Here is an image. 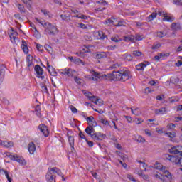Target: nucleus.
Instances as JSON below:
<instances>
[{
    "label": "nucleus",
    "mask_w": 182,
    "mask_h": 182,
    "mask_svg": "<svg viewBox=\"0 0 182 182\" xmlns=\"http://www.w3.org/2000/svg\"><path fill=\"white\" fill-rule=\"evenodd\" d=\"M97 126V122L94 119L91 124L86 127L85 129V133L88 134L94 140V141H102V140H105L106 139V134H102L100 132H96L95 131V128Z\"/></svg>",
    "instance_id": "obj_1"
},
{
    "label": "nucleus",
    "mask_w": 182,
    "mask_h": 182,
    "mask_svg": "<svg viewBox=\"0 0 182 182\" xmlns=\"http://www.w3.org/2000/svg\"><path fill=\"white\" fill-rule=\"evenodd\" d=\"M44 28L46 31H49V35H55V33H58L59 31L56 26H53V24L47 22V23L44 24Z\"/></svg>",
    "instance_id": "obj_2"
},
{
    "label": "nucleus",
    "mask_w": 182,
    "mask_h": 182,
    "mask_svg": "<svg viewBox=\"0 0 182 182\" xmlns=\"http://www.w3.org/2000/svg\"><path fill=\"white\" fill-rule=\"evenodd\" d=\"M129 79H132V73L127 69L121 70V82H126V80H129Z\"/></svg>",
    "instance_id": "obj_3"
},
{
    "label": "nucleus",
    "mask_w": 182,
    "mask_h": 182,
    "mask_svg": "<svg viewBox=\"0 0 182 182\" xmlns=\"http://www.w3.org/2000/svg\"><path fill=\"white\" fill-rule=\"evenodd\" d=\"M9 159H11V160H13L14 161H17V163H20V164H23V165L26 164V161H25V159H23V158L21 156H18V155L16 154L15 155L9 154Z\"/></svg>",
    "instance_id": "obj_4"
},
{
    "label": "nucleus",
    "mask_w": 182,
    "mask_h": 182,
    "mask_svg": "<svg viewBox=\"0 0 182 182\" xmlns=\"http://www.w3.org/2000/svg\"><path fill=\"white\" fill-rule=\"evenodd\" d=\"M38 129L40 130V132H41V133H43V136H45V137H48V136H49V129H48V126H46L44 124H41L38 126Z\"/></svg>",
    "instance_id": "obj_5"
},
{
    "label": "nucleus",
    "mask_w": 182,
    "mask_h": 182,
    "mask_svg": "<svg viewBox=\"0 0 182 182\" xmlns=\"http://www.w3.org/2000/svg\"><path fill=\"white\" fill-rule=\"evenodd\" d=\"M46 178L47 182H56V176L53 174L50 170L47 172Z\"/></svg>",
    "instance_id": "obj_6"
},
{
    "label": "nucleus",
    "mask_w": 182,
    "mask_h": 182,
    "mask_svg": "<svg viewBox=\"0 0 182 182\" xmlns=\"http://www.w3.org/2000/svg\"><path fill=\"white\" fill-rule=\"evenodd\" d=\"M167 160H169V161H171L172 163H175L177 166H178V163L180 161V157L178 156H173L168 154L166 156Z\"/></svg>",
    "instance_id": "obj_7"
},
{
    "label": "nucleus",
    "mask_w": 182,
    "mask_h": 182,
    "mask_svg": "<svg viewBox=\"0 0 182 182\" xmlns=\"http://www.w3.org/2000/svg\"><path fill=\"white\" fill-rule=\"evenodd\" d=\"M93 56L95 59H105L107 58V54L105 52H97L93 54Z\"/></svg>",
    "instance_id": "obj_8"
},
{
    "label": "nucleus",
    "mask_w": 182,
    "mask_h": 182,
    "mask_svg": "<svg viewBox=\"0 0 182 182\" xmlns=\"http://www.w3.org/2000/svg\"><path fill=\"white\" fill-rule=\"evenodd\" d=\"M34 70L36 73L37 76H42V75H43V68L39 65H35Z\"/></svg>",
    "instance_id": "obj_9"
},
{
    "label": "nucleus",
    "mask_w": 182,
    "mask_h": 182,
    "mask_svg": "<svg viewBox=\"0 0 182 182\" xmlns=\"http://www.w3.org/2000/svg\"><path fill=\"white\" fill-rule=\"evenodd\" d=\"M114 80H120L122 82V70L113 71Z\"/></svg>",
    "instance_id": "obj_10"
},
{
    "label": "nucleus",
    "mask_w": 182,
    "mask_h": 182,
    "mask_svg": "<svg viewBox=\"0 0 182 182\" xmlns=\"http://www.w3.org/2000/svg\"><path fill=\"white\" fill-rule=\"evenodd\" d=\"M68 141L69 144L71 147V151L73 152V150H75V138H73L72 136L68 134Z\"/></svg>",
    "instance_id": "obj_11"
},
{
    "label": "nucleus",
    "mask_w": 182,
    "mask_h": 182,
    "mask_svg": "<svg viewBox=\"0 0 182 182\" xmlns=\"http://www.w3.org/2000/svg\"><path fill=\"white\" fill-rule=\"evenodd\" d=\"M155 114H167V108L166 107H161L160 109H156L154 111Z\"/></svg>",
    "instance_id": "obj_12"
},
{
    "label": "nucleus",
    "mask_w": 182,
    "mask_h": 182,
    "mask_svg": "<svg viewBox=\"0 0 182 182\" xmlns=\"http://www.w3.org/2000/svg\"><path fill=\"white\" fill-rule=\"evenodd\" d=\"M51 173L55 176V174H58V176H60V177H63V173H62V171L60 169L53 167L50 170Z\"/></svg>",
    "instance_id": "obj_13"
},
{
    "label": "nucleus",
    "mask_w": 182,
    "mask_h": 182,
    "mask_svg": "<svg viewBox=\"0 0 182 182\" xmlns=\"http://www.w3.org/2000/svg\"><path fill=\"white\" fill-rule=\"evenodd\" d=\"M146 64H144L143 63L138 64L136 65V70H144V68H146V66H148L149 65H150V62L147 61L146 62Z\"/></svg>",
    "instance_id": "obj_14"
},
{
    "label": "nucleus",
    "mask_w": 182,
    "mask_h": 182,
    "mask_svg": "<svg viewBox=\"0 0 182 182\" xmlns=\"http://www.w3.org/2000/svg\"><path fill=\"white\" fill-rule=\"evenodd\" d=\"M36 150V146H35V144L33 142H30L28 144V151L30 154H33Z\"/></svg>",
    "instance_id": "obj_15"
},
{
    "label": "nucleus",
    "mask_w": 182,
    "mask_h": 182,
    "mask_svg": "<svg viewBox=\"0 0 182 182\" xmlns=\"http://www.w3.org/2000/svg\"><path fill=\"white\" fill-rule=\"evenodd\" d=\"M21 49L23 50L24 53H26V55H28L29 53V49L28 48L26 41H25L24 40L22 41Z\"/></svg>",
    "instance_id": "obj_16"
},
{
    "label": "nucleus",
    "mask_w": 182,
    "mask_h": 182,
    "mask_svg": "<svg viewBox=\"0 0 182 182\" xmlns=\"http://www.w3.org/2000/svg\"><path fill=\"white\" fill-rule=\"evenodd\" d=\"M5 76V65L2 64L0 65V82Z\"/></svg>",
    "instance_id": "obj_17"
},
{
    "label": "nucleus",
    "mask_w": 182,
    "mask_h": 182,
    "mask_svg": "<svg viewBox=\"0 0 182 182\" xmlns=\"http://www.w3.org/2000/svg\"><path fill=\"white\" fill-rule=\"evenodd\" d=\"M171 28L173 31H180V29H181V26H180V23H173L171 24Z\"/></svg>",
    "instance_id": "obj_18"
},
{
    "label": "nucleus",
    "mask_w": 182,
    "mask_h": 182,
    "mask_svg": "<svg viewBox=\"0 0 182 182\" xmlns=\"http://www.w3.org/2000/svg\"><path fill=\"white\" fill-rule=\"evenodd\" d=\"M134 39H135L134 36H132V35L124 37V41L125 42H134Z\"/></svg>",
    "instance_id": "obj_19"
},
{
    "label": "nucleus",
    "mask_w": 182,
    "mask_h": 182,
    "mask_svg": "<svg viewBox=\"0 0 182 182\" xmlns=\"http://www.w3.org/2000/svg\"><path fill=\"white\" fill-rule=\"evenodd\" d=\"M122 58L125 59V60H128V62H132L133 60V56L129 53H125L122 55Z\"/></svg>",
    "instance_id": "obj_20"
},
{
    "label": "nucleus",
    "mask_w": 182,
    "mask_h": 182,
    "mask_svg": "<svg viewBox=\"0 0 182 182\" xmlns=\"http://www.w3.org/2000/svg\"><path fill=\"white\" fill-rule=\"evenodd\" d=\"M168 153L171 154H178V150H177V146H173L168 150Z\"/></svg>",
    "instance_id": "obj_21"
},
{
    "label": "nucleus",
    "mask_w": 182,
    "mask_h": 182,
    "mask_svg": "<svg viewBox=\"0 0 182 182\" xmlns=\"http://www.w3.org/2000/svg\"><path fill=\"white\" fill-rule=\"evenodd\" d=\"M134 140L136 141H137V143H145L146 142V139L140 135L138 136V137H135Z\"/></svg>",
    "instance_id": "obj_22"
},
{
    "label": "nucleus",
    "mask_w": 182,
    "mask_h": 182,
    "mask_svg": "<svg viewBox=\"0 0 182 182\" xmlns=\"http://www.w3.org/2000/svg\"><path fill=\"white\" fill-rule=\"evenodd\" d=\"M22 2L26 5L28 9H31L32 8V1L31 0H22Z\"/></svg>",
    "instance_id": "obj_23"
},
{
    "label": "nucleus",
    "mask_w": 182,
    "mask_h": 182,
    "mask_svg": "<svg viewBox=\"0 0 182 182\" xmlns=\"http://www.w3.org/2000/svg\"><path fill=\"white\" fill-rule=\"evenodd\" d=\"M104 76L106 77V80H109L110 82H113L114 80L113 72L107 75H104Z\"/></svg>",
    "instance_id": "obj_24"
},
{
    "label": "nucleus",
    "mask_w": 182,
    "mask_h": 182,
    "mask_svg": "<svg viewBox=\"0 0 182 182\" xmlns=\"http://www.w3.org/2000/svg\"><path fill=\"white\" fill-rule=\"evenodd\" d=\"M162 16L164 17V21H166L167 22H173V18H171V17H170L169 16H167L166 14H163Z\"/></svg>",
    "instance_id": "obj_25"
},
{
    "label": "nucleus",
    "mask_w": 182,
    "mask_h": 182,
    "mask_svg": "<svg viewBox=\"0 0 182 182\" xmlns=\"http://www.w3.org/2000/svg\"><path fill=\"white\" fill-rule=\"evenodd\" d=\"M165 175H161V177H165L166 178H168V181L170 180H173V176H171V173L168 172V171H166Z\"/></svg>",
    "instance_id": "obj_26"
},
{
    "label": "nucleus",
    "mask_w": 182,
    "mask_h": 182,
    "mask_svg": "<svg viewBox=\"0 0 182 182\" xmlns=\"http://www.w3.org/2000/svg\"><path fill=\"white\" fill-rule=\"evenodd\" d=\"M1 171H3V173H4L5 176L6 177L8 181L12 182V178H11V176H9V173L8 172V171H6L5 169H2Z\"/></svg>",
    "instance_id": "obj_27"
},
{
    "label": "nucleus",
    "mask_w": 182,
    "mask_h": 182,
    "mask_svg": "<svg viewBox=\"0 0 182 182\" xmlns=\"http://www.w3.org/2000/svg\"><path fill=\"white\" fill-rule=\"evenodd\" d=\"M157 16V13L153 12L151 15H149V17H147L146 20L148 22H150L151 21H153L155 18Z\"/></svg>",
    "instance_id": "obj_28"
},
{
    "label": "nucleus",
    "mask_w": 182,
    "mask_h": 182,
    "mask_svg": "<svg viewBox=\"0 0 182 182\" xmlns=\"http://www.w3.org/2000/svg\"><path fill=\"white\" fill-rule=\"evenodd\" d=\"M74 63H75L76 65H82V66H85V62H83L80 58H74Z\"/></svg>",
    "instance_id": "obj_29"
},
{
    "label": "nucleus",
    "mask_w": 182,
    "mask_h": 182,
    "mask_svg": "<svg viewBox=\"0 0 182 182\" xmlns=\"http://www.w3.org/2000/svg\"><path fill=\"white\" fill-rule=\"evenodd\" d=\"M75 73L76 71L75 70L68 68V73L67 74V76H68V77H73V75H75Z\"/></svg>",
    "instance_id": "obj_30"
},
{
    "label": "nucleus",
    "mask_w": 182,
    "mask_h": 182,
    "mask_svg": "<svg viewBox=\"0 0 182 182\" xmlns=\"http://www.w3.org/2000/svg\"><path fill=\"white\" fill-rule=\"evenodd\" d=\"M89 99L92 102V103H95V105H97V102L100 100V99L97 98L96 96H91L89 97Z\"/></svg>",
    "instance_id": "obj_31"
},
{
    "label": "nucleus",
    "mask_w": 182,
    "mask_h": 182,
    "mask_svg": "<svg viewBox=\"0 0 182 182\" xmlns=\"http://www.w3.org/2000/svg\"><path fill=\"white\" fill-rule=\"evenodd\" d=\"M100 123H102V124H105V126H110V122H109V121L103 118L100 119Z\"/></svg>",
    "instance_id": "obj_32"
},
{
    "label": "nucleus",
    "mask_w": 182,
    "mask_h": 182,
    "mask_svg": "<svg viewBox=\"0 0 182 182\" xmlns=\"http://www.w3.org/2000/svg\"><path fill=\"white\" fill-rule=\"evenodd\" d=\"M98 35H99V37L102 40H105L106 39V38H107V36H106V34H105L103 31H99Z\"/></svg>",
    "instance_id": "obj_33"
},
{
    "label": "nucleus",
    "mask_w": 182,
    "mask_h": 182,
    "mask_svg": "<svg viewBox=\"0 0 182 182\" xmlns=\"http://www.w3.org/2000/svg\"><path fill=\"white\" fill-rule=\"evenodd\" d=\"M91 73L95 79H97V80H99V79H100V73H99L97 72H95V71L91 72Z\"/></svg>",
    "instance_id": "obj_34"
},
{
    "label": "nucleus",
    "mask_w": 182,
    "mask_h": 182,
    "mask_svg": "<svg viewBox=\"0 0 182 182\" xmlns=\"http://www.w3.org/2000/svg\"><path fill=\"white\" fill-rule=\"evenodd\" d=\"M159 48H161V44L160 43L154 44L153 46L151 47V49L154 50L156 49H159Z\"/></svg>",
    "instance_id": "obj_35"
},
{
    "label": "nucleus",
    "mask_w": 182,
    "mask_h": 182,
    "mask_svg": "<svg viewBox=\"0 0 182 182\" xmlns=\"http://www.w3.org/2000/svg\"><path fill=\"white\" fill-rule=\"evenodd\" d=\"M18 9H19L20 12H21V14H24V12H25V6H23V5L19 4L18 5Z\"/></svg>",
    "instance_id": "obj_36"
},
{
    "label": "nucleus",
    "mask_w": 182,
    "mask_h": 182,
    "mask_svg": "<svg viewBox=\"0 0 182 182\" xmlns=\"http://www.w3.org/2000/svg\"><path fill=\"white\" fill-rule=\"evenodd\" d=\"M132 113L135 114V116H139L140 114V112H139V108H135L134 109H131Z\"/></svg>",
    "instance_id": "obj_37"
},
{
    "label": "nucleus",
    "mask_w": 182,
    "mask_h": 182,
    "mask_svg": "<svg viewBox=\"0 0 182 182\" xmlns=\"http://www.w3.org/2000/svg\"><path fill=\"white\" fill-rule=\"evenodd\" d=\"M165 134L168 136L170 139H174V137L176 136V133L174 132H166Z\"/></svg>",
    "instance_id": "obj_38"
},
{
    "label": "nucleus",
    "mask_w": 182,
    "mask_h": 182,
    "mask_svg": "<svg viewBox=\"0 0 182 182\" xmlns=\"http://www.w3.org/2000/svg\"><path fill=\"white\" fill-rule=\"evenodd\" d=\"M41 92L43 93H48V87L46 86V85H43L41 86Z\"/></svg>",
    "instance_id": "obj_39"
},
{
    "label": "nucleus",
    "mask_w": 182,
    "mask_h": 182,
    "mask_svg": "<svg viewBox=\"0 0 182 182\" xmlns=\"http://www.w3.org/2000/svg\"><path fill=\"white\" fill-rule=\"evenodd\" d=\"M166 36V33H163V31H159L156 33V36L158 38H164V36Z\"/></svg>",
    "instance_id": "obj_40"
},
{
    "label": "nucleus",
    "mask_w": 182,
    "mask_h": 182,
    "mask_svg": "<svg viewBox=\"0 0 182 182\" xmlns=\"http://www.w3.org/2000/svg\"><path fill=\"white\" fill-rule=\"evenodd\" d=\"M173 4L178 6H182V0H173Z\"/></svg>",
    "instance_id": "obj_41"
},
{
    "label": "nucleus",
    "mask_w": 182,
    "mask_h": 182,
    "mask_svg": "<svg viewBox=\"0 0 182 182\" xmlns=\"http://www.w3.org/2000/svg\"><path fill=\"white\" fill-rule=\"evenodd\" d=\"M111 41H112V42H121V41H122V39H120L119 38H118V37H116V36H113V37H112L111 38Z\"/></svg>",
    "instance_id": "obj_42"
},
{
    "label": "nucleus",
    "mask_w": 182,
    "mask_h": 182,
    "mask_svg": "<svg viewBox=\"0 0 182 182\" xmlns=\"http://www.w3.org/2000/svg\"><path fill=\"white\" fill-rule=\"evenodd\" d=\"M4 146H5V147H12V146H14V144L11 142H8L6 141H4L3 143Z\"/></svg>",
    "instance_id": "obj_43"
},
{
    "label": "nucleus",
    "mask_w": 182,
    "mask_h": 182,
    "mask_svg": "<svg viewBox=\"0 0 182 182\" xmlns=\"http://www.w3.org/2000/svg\"><path fill=\"white\" fill-rule=\"evenodd\" d=\"M9 37H10V39H11V42L14 43H15L16 41V39H18V38H16L15 36H14V35H12V34H11L10 36H9Z\"/></svg>",
    "instance_id": "obj_44"
},
{
    "label": "nucleus",
    "mask_w": 182,
    "mask_h": 182,
    "mask_svg": "<svg viewBox=\"0 0 182 182\" xmlns=\"http://www.w3.org/2000/svg\"><path fill=\"white\" fill-rule=\"evenodd\" d=\"M47 67H48L49 73H50V75H52V73L50 72V69H51V70H55V68H53V67L52 65H49L48 62L47 63Z\"/></svg>",
    "instance_id": "obj_45"
},
{
    "label": "nucleus",
    "mask_w": 182,
    "mask_h": 182,
    "mask_svg": "<svg viewBox=\"0 0 182 182\" xmlns=\"http://www.w3.org/2000/svg\"><path fill=\"white\" fill-rule=\"evenodd\" d=\"M70 109L73 113H77V109H76V107H75V106L70 105Z\"/></svg>",
    "instance_id": "obj_46"
},
{
    "label": "nucleus",
    "mask_w": 182,
    "mask_h": 182,
    "mask_svg": "<svg viewBox=\"0 0 182 182\" xmlns=\"http://www.w3.org/2000/svg\"><path fill=\"white\" fill-rule=\"evenodd\" d=\"M36 48H37V50H38L39 52H43V46H42V45H41V44H36Z\"/></svg>",
    "instance_id": "obj_47"
},
{
    "label": "nucleus",
    "mask_w": 182,
    "mask_h": 182,
    "mask_svg": "<svg viewBox=\"0 0 182 182\" xmlns=\"http://www.w3.org/2000/svg\"><path fill=\"white\" fill-rule=\"evenodd\" d=\"M79 137H80V139H83L84 140H87V138H86V136H85V134H83V132H80V133L78 134Z\"/></svg>",
    "instance_id": "obj_48"
},
{
    "label": "nucleus",
    "mask_w": 182,
    "mask_h": 182,
    "mask_svg": "<svg viewBox=\"0 0 182 182\" xmlns=\"http://www.w3.org/2000/svg\"><path fill=\"white\" fill-rule=\"evenodd\" d=\"M108 23H112L113 25V23H114V21L112 18L105 20V24L107 25Z\"/></svg>",
    "instance_id": "obj_49"
},
{
    "label": "nucleus",
    "mask_w": 182,
    "mask_h": 182,
    "mask_svg": "<svg viewBox=\"0 0 182 182\" xmlns=\"http://www.w3.org/2000/svg\"><path fill=\"white\" fill-rule=\"evenodd\" d=\"M171 83H173V84L178 83V78L171 77Z\"/></svg>",
    "instance_id": "obj_50"
},
{
    "label": "nucleus",
    "mask_w": 182,
    "mask_h": 182,
    "mask_svg": "<svg viewBox=\"0 0 182 182\" xmlns=\"http://www.w3.org/2000/svg\"><path fill=\"white\" fill-rule=\"evenodd\" d=\"M86 120L88 122V123H92V122L95 120V117H93V116L88 117H87Z\"/></svg>",
    "instance_id": "obj_51"
},
{
    "label": "nucleus",
    "mask_w": 182,
    "mask_h": 182,
    "mask_svg": "<svg viewBox=\"0 0 182 182\" xmlns=\"http://www.w3.org/2000/svg\"><path fill=\"white\" fill-rule=\"evenodd\" d=\"M167 127H168V129L173 130V129H175L176 125L173 123H170L169 124H168Z\"/></svg>",
    "instance_id": "obj_52"
},
{
    "label": "nucleus",
    "mask_w": 182,
    "mask_h": 182,
    "mask_svg": "<svg viewBox=\"0 0 182 182\" xmlns=\"http://www.w3.org/2000/svg\"><path fill=\"white\" fill-rule=\"evenodd\" d=\"M85 141H86L87 144H88L89 147H93V144H94L93 141H89L88 139H86Z\"/></svg>",
    "instance_id": "obj_53"
},
{
    "label": "nucleus",
    "mask_w": 182,
    "mask_h": 182,
    "mask_svg": "<svg viewBox=\"0 0 182 182\" xmlns=\"http://www.w3.org/2000/svg\"><path fill=\"white\" fill-rule=\"evenodd\" d=\"M135 123L136 124H140V123H143V119L141 118H136L135 119Z\"/></svg>",
    "instance_id": "obj_54"
},
{
    "label": "nucleus",
    "mask_w": 182,
    "mask_h": 182,
    "mask_svg": "<svg viewBox=\"0 0 182 182\" xmlns=\"http://www.w3.org/2000/svg\"><path fill=\"white\" fill-rule=\"evenodd\" d=\"M158 55L161 58H161H164V56H170V53L166 54V53H160Z\"/></svg>",
    "instance_id": "obj_55"
},
{
    "label": "nucleus",
    "mask_w": 182,
    "mask_h": 182,
    "mask_svg": "<svg viewBox=\"0 0 182 182\" xmlns=\"http://www.w3.org/2000/svg\"><path fill=\"white\" fill-rule=\"evenodd\" d=\"M134 56H141V52L135 50L133 52Z\"/></svg>",
    "instance_id": "obj_56"
},
{
    "label": "nucleus",
    "mask_w": 182,
    "mask_h": 182,
    "mask_svg": "<svg viewBox=\"0 0 182 182\" xmlns=\"http://www.w3.org/2000/svg\"><path fill=\"white\" fill-rule=\"evenodd\" d=\"M136 41H143V36L141 35H136L135 37Z\"/></svg>",
    "instance_id": "obj_57"
},
{
    "label": "nucleus",
    "mask_w": 182,
    "mask_h": 182,
    "mask_svg": "<svg viewBox=\"0 0 182 182\" xmlns=\"http://www.w3.org/2000/svg\"><path fill=\"white\" fill-rule=\"evenodd\" d=\"M33 60V58L31 56V55H28L26 58V62L29 63L30 62H32Z\"/></svg>",
    "instance_id": "obj_58"
},
{
    "label": "nucleus",
    "mask_w": 182,
    "mask_h": 182,
    "mask_svg": "<svg viewBox=\"0 0 182 182\" xmlns=\"http://www.w3.org/2000/svg\"><path fill=\"white\" fill-rule=\"evenodd\" d=\"M42 14H43L46 16H49V11L46 9H41Z\"/></svg>",
    "instance_id": "obj_59"
},
{
    "label": "nucleus",
    "mask_w": 182,
    "mask_h": 182,
    "mask_svg": "<svg viewBox=\"0 0 182 182\" xmlns=\"http://www.w3.org/2000/svg\"><path fill=\"white\" fill-rule=\"evenodd\" d=\"M69 72V68H65L63 70V72H61L62 75H65V76H68V73Z\"/></svg>",
    "instance_id": "obj_60"
},
{
    "label": "nucleus",
    "mask_w": 182,
    "mask_h": 182,
    "mask_svg": "<svg viewBox=\"0 0 182 182\" xmlns=\"http://www.w3.org/2000/svg\"><path fill=\"white\" fill-rule=\"evenodd\" d=\"M176 149L178 150V154H181L182 153V146H176Z\"/></svg>",
    "instance_id": "obj_61"
},
{
    "label": "nucleus",
    "mask_w": 182,
    "mask_h": 182,
    "mask_svg": "<svg viewBox=\"0 0 182 182\" xmlns=\"http://www.w3.org/2000/svg\"><path fill=\"white\" fill-rule=\"evenodd\" d=\"M74 80L75 82L77 83V85H82V82H80V78H77V77H75Z\"/></svg>",
    "instance_id": "obj_62"
},
{
    "label": "nucleus",
    "mask_w": 182,
    "mask_h": 182,
    "mask_svg": "<svg viewBox=\"0 0 182 182\" xmlns=\"http://www.w3.org/2000/svg\"><path fill=\"white\" fill-rule=\"evenodd\" d=\"M176 66H177V68H180V66L182 65V61L181 60H178L177 63H176Z\"/></svg>",
    "instance_id": "obj_63"
},
{
    "label": "nucleus",
    "mask_w": 182,
    "mask_h": 182,
    "mask_svg": "<svg viewBox=\"0 0 182 182\" xmlns=\"http://www.w3.org/2000/svg\"><path fill=\"white\" fill-rule=\"evenodd\" d=\"M161 181H163V182H170L171 181V180H169L168 181V178H166L165 177H162V178H161Z\"/></svg>",
    "instance_id": "obj_64"
}]
</instances>
